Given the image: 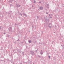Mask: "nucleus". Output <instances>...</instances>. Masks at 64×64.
Masks as SVG:
<instances>
[{
  "label": "nucleus",
  "instance_id": "obj_1",
  "mask_svg": "<svg viewBox=\"0 0 64 64\" xmlns=\"http://www.w3.org/2000/svg\"><path fill=\"white\" fill-rule=\"evenodd\" d=\"M28 42L30 43H31V40H30L28 41Z\"/></svg>",
  "mask_w": 64,
  "mask_h": 64
},
{
  "label": "nucleus",
  "instance_id": "obj_2",
  "mask_svg": "<svg viewBox=\"0 0 64 64\" xmlns=\"http://www.w3.org/2000/svg\"><path fill=\"white\" fill-rule=\"evenodd\" d=\"M43 8H42V7H40V9H42Z\"/></svg>",
  "mask_w": 64,
  "mask_h": 64
},
{
  "label": "nucleus",
  "instance_id": "obj_3",
  "mask_svg": "<svg viewBox=\"0 0 64 64\" xmlns=\"http://www.w3.org/2000/svg\"><path fill=\"white\" fill-rule=\"evenodd\" d=\"M48 57H49V58H50V57H51L50 56H49Z\"/></svg>",
  "mask_w": 64,
  "mask_h": 64
},
{
  "label": "nucleus",
  "instance_id": "obj_4",
  "mask_svg": "<svg viewBox=\"0 0 64 64\" xmlns=\"http://www.w3.org/2000/svg\"><path fill=\"white\" fill-rule=\"evenodd\" d=\"M36 2H35V1H34V3H35Z\"/></svg>",
  "mask_w": 64,
  "mask_h": 64
},
{
  "label": "nucleus",
  "instance_id": "obj_5",
  "mask_svg": "<svg viewBox=\"0 0 64 64\" xmlns=\"http://www.w3.org/2000/svg\"><path fill=\"white\" fill-rule=\"evenodd\" d=\"M46 14H48V13H47Z\"/></svg>",
  "mask_w": 64,
  "mask_h": 64
}]
</instances>
